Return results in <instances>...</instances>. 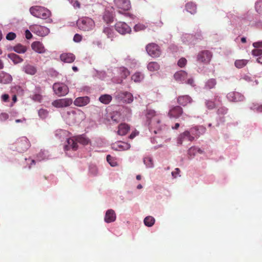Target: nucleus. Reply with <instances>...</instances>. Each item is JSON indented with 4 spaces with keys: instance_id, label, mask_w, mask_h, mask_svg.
<instances>
[{
    "instance_id": "f257e3e1",
    "label": "nucleus",
    "mask_w": 262,
    "mask_h": 262,
    "mask_svg": "<svg viewBox=\"0 0 262 262\" xmlns=\"http://www.w3.org/2000/svg\"><path fill=\"white\" fill-rule=\"evenodd\" d=\"M78 143L85 146L91 144V141L85 134L75 136L72 138H67L66 143L63 146L66 154H68V151L70 149L73 151L77 150L78 148Z\"/></svg>"
},
{
    "instance_id": "f03ea898",
    "label": "nucleus",
    "mask_w": 262,
    "mask_h": 262,
    "mask_svg": "<svg viewBox=\"0 0 262 262\" xmlns=\"http://www.w3.org/2000/svg\"><path fill=\"white\" fill-rule=\"evenodd\" d=\"M114 3L117 7L119 9L118 13L123 15L125 17L134 19L135 16L127 12L131 8L129 0H114Z\"/></svg>"
},
{
    "instance_id": "7ed1b4c3",
    "label": "nucleus",
    "mask_w": 262,
    "mask_h": 262,
    "mask_svg": "<svg viewBox=\"0 0 262 262\" xmlns=\"http://www.w3.org/2000/svg\"><path fill=\"white\" fill-rule=\"evenodd\" d=\"M30 146V143L27 138L26 137H21L17 139L15 142L11 146L10 148L18 152L23 153L27 151Z\"/></svg>"
},
{
    "instance_id": "20e7f679",
    "label": "nucleus",
    "mask_w": 262,
    "mask_h": 262,
    "mask_svg": "<svg viewBox=\"0 0 262 262\" xmlns=\"http://www.w3.org/2000/svg\"><path fill=\"white\" fill-rule=\"evenodd\" d=\"M30 12L33 16L44 19L48 18L51 15V12L49 9L39 6L31 7L30 8Z\"/></svg>"
},
{
    "instance_id": "39448f33",
    "label": "nucleus",
    "mask_w": 262,
    "mask_h": 262,
    "mask_svg": "<svg viewBox=\"0 0 262 262\" xmlns=\"http://www.w3.org/2000/svg\"><path fill=\"white\" fill-rule=\"evenodd\" d=\"M78 28L84 31H89L94 27L95 23L94 20L88 17H83L77 21Z\"/></svg>"
},
{
    "instance_id": "423d86ee",
    "label": "nucleus",
    "mask_w": 262,
    "mask_h": 262,
    "mask_svg": "<svg viewBox=\"0 0 262 262\" xmlns=\"http://www.w3.org/2000/svg\"><path fill=\"white\" fill-rule=\"evenodd\" d=\"M54 93L59 97L66 96L69 93V88L63 82H55L52 86Z\"/></svg>"
},
{
    "instance_id": "0eeeda50",
    "label": "nucleus",
    "mask_w": 262,
    "mask_h": 262,
    "mask_svg": "<svg viewBox=\"0 0 262 262\" xmlns=\"http://www.w3.org/2000/svg\"><path fill=\"white\" fill-rule=\"evenodd\" d=\"M29 29L33 33L40 37L48 35L50 32L48 28L38 25H31L29 27Z\"/></svg>"
},
{
    "instance_id": "6e6552de",
    "label": "nucleus",
    "mask_w": 262,
    "mask_h": 262,
    "mask_svg": "<svg viewBox=\"0 0 262 262\" xmlns=\"http://www.w3.org/2000/svg\"><path fill=\"white\" fill-rule=\"evenodd\" d=\"M212 54L209 50H203L199 52L196 56V61L199 63H208L212 58Z\"/></svg>"
},
{
    "instance_id": "1a4fd4ad",
    "label": "nucleus",
    "mask_w": 262,
    "mask_h": 262,
    "mask_svg": "<svg viewBox=\"0 0 262 262\" xmlns=\"http://www.w3.org/2000/svg\"><path fill=\"white\" fill-rule=\"evenodd\" d=\"M146 51L151 57H159L161 54L160 47L155 43H149L146 46Z\"/></svg>"
},
{
    "instance_id": "9d476101",
    "label": "nucleus",
    "mask_w": 262,
    "mask_h": 262,
    "mask_svg": "<svg viewBox=\"0 0 262 262\" xmlns=\"http://www.w3.org/2000/svg\"><path fill=\"white\" fill-rule=\"evenodd\" d=\"M115 29L119 34L123 35L132 32L130 27L125 22L122 21L117 22L115 25Z\"/></svg>"
},
{
    "instance_id": "9b49d317",
    "label": "nucleus",
    "mask_w": 262,
    "mask_h": 262,
    "mask_svg": "<svg viewBox=\"0 0 262 262\" xmlns=\"http://www.w3.org/2000/svg\"><path fill=\"white\" fill-rule=\"evenodd\" d=\"M49 159V153L47 150H41L40 152L36 156V160L34 159H31L30 158H29L27 159V158H25V160H28L29 161H30L31 163L29 164V165L28 166L29 169H30L31 168V166L32 165H34L36 163V161H41L43 160H46Z\"/></svg>"
},
{
    "instance_id": "f8f14e48",
    "label": "nucleus",
    "mask_w": 262,
    "mask_h": 262,
    "mask_svg": "<svg viewBox=\"0 0 262 262\" xmlns=\"http://www.w3.org/2000/svg\"><path fill=\"white\" fill-rule=\"evenodd\" d=\"M115 18L114 9L113 7L105 8L103 15V19L107 24H110L114 21Z\"/></svg>"
},
{
    "instance_id": "ddd939ff",
    "label": "nucleus",
    "mask_w": 262,
    "mask_h": 262,
    "mask_svg": "<svg viewBox=\"0 0 262 262\" xmlns=\"http://www.w3.org/2000/svg\"><path fill=\"white\" fill-rule=\"evenodd\" d=\"M73 102L71 98H62L54 100L52 105L57 108H61L70 106Z\"/></svg>"
},
{
    "instance_id": "4468645a",
    "label": "nucleus",
    "mask_w": 262,
    "mask_h": 262,
    "mask_svg": "<svg viewBox=\"0 0 262 262\" xmlns=\"http://www.w3.org/2000/svg\"><path fill=\"white\" fill-rule=\"evenodd\" d=\"M183 111L181 106L177 105L171 107L169 111L168 116L170 118H178L183 114Z\"/></svg>"
},
{
    "instance_id": "2eb2a0df",
    "label": "nucleus",
    "mask_w": 262,
    "mask_h": 262,
    "mask_svg": "<svg viewBox=\"0 0 262 262\" xmlns=\"http://www.w3.org/2000/svg\"><path fill=\"white\" fill-rule=\"evenodd\" d=\"M32 92L33 94L30 96V98L35 102H41L42 100L41 87L38 85H36Z\"/></svg>"
},
{
    "instance_id": "dca6fc26",
    "label": "nucleus",
    "mask_w": 262,
    "mask_h": 262,
    "mask_svg": "<svg viewBox=\"0 0 262 262\" xmlns=\"http://www.w3.org/2000/svg\"><path fill=\"white\" fill-rule=\"evenodd\" d=\"M227 98L230 101L238 102L243 101L245 97L242 94L237 92H232L229 93L227 95Z\"/></svg>"
},
{
    "instance_id": "f3484780",
    "label": "nucleus",
    "mask_w": 262,
    "mask_h": 262,
    "mask_svg": "<svg viewBox=\"0 0 262 262\" xmlns=\"http://www.w3.org/2000/svg\"><path fill=\"white\" fill-rule=\"evenodd\" d=\"M90 102L89 96H82L76 98L74 101V104L77 106L82 107L88 104Z\"/></svg>"
},
{
    "instance_id": "a211bd4d",
    "label": "nucleus",
    "mask_w": 262,
    "mask_h": 262,
    "mask_svg": "<svg viewBox=\"0 0 262 262\" xmlns=\"http://www.w3.org/2000/svg\"><path fill=\"white\" fill-rule=\"evenodd\" d=\"M194 137L191 135L190 132L185 130L183 133L181 134L178 138L177 143L179 145H182L183 141L187 140L189 141L194 140Z\"/></svg>"
},
{
    "instance_id": "6ab92c4d",
    "label": "nucleus",
    "mask_w": 262,
    "mask_h": 262,
    "mask_svg": "<svg viewBox=\"0 0 262 262\" xmlns=\"http://www.w3.org/2000/svg\"><path fill=\"white\" fill-rule=\"evenodd\" d=\"M206 131V128L202 125L195 126L192 127L189 132L191 136L195 137H198L201 135L204 134Z\"/></svg>"
},
{
    "instance_id": "aec40b11",
    "label": "nucleus",
    "mask_w": 262,
    "mask_h": 262,
    "mask_svg": "<svg viewBox=\"0 0 262 262\" xmlns=\"http://www.w3.org/2000/svg\"><path fill=\"white\" fill-rule=\"evenodd\" d=\"M22 71L26 74L34 75L37 71V68L29 63H25L22 67Z\"/></svg>"
},
{
    "instance_id": "412c9836",
    "label": "nucleus",
    "mask_w": 262,
    "mask_h": 262,
    "mask_svg": "<svg viewBox=\"0 0 262 262\" xmlns=\"http://www.w3.org/2000/svg\"><path fill=\"white\" fill-rule=\"evenodd\" d=\"M130 144L125 142H118L112 145V149L115 150H124L129 149Z\"/></svg>"
},
{
    "instance_id": "4be33fe9",
    "label": "nucleus",
    "mask_w": 262,
    "mask_h": 262,
    "mask_svg": "<svg viewBox=\"0 0 262 262\" xmlns=\"http://www.w3.org/2000/svg\"><path fill=\"white\" fill-rule=\"evenodd\" d=\"M182 41L186 45H194L196 41H194L193 34L185 33L181 36Z\"/></svg>"
},
{
    "instance_id": "5701e85b",
    "label": "nucleus",
    "mask_w": 262,
    "mask_h": 262,
    "mask_svg": "<svg viewBox=\"0 0 262 262\" xmlns=\"http://www.w3.org/2000/svg\"><path fill=\"white\" fill-rule=\"evenodd\" d=\"M116 219V215L114 210L108 209L105 214L104 221L107 223H110L114 222Z\"/></svg>"
},
{
    "instance_id": "b1692460",
    "label": "nucleus",
    "mask_w": 262,
    "mask_h": 262,
    "mask_svg": "<svg viewBox=\"0 0 262 262\" xmlns=\"http://www.w3.org/2000/svg\"><path fill=\"white\" fill-rule=\"evenodd\" d=\"M31 48L35 52L39 54L44 53L46 52V49L43 44L40 41H36L32 42Z\"/></svg>"
},
{
    "instance_id": "393cba45",
    "label": "nucleus",
    "mask_w": 262,
    "mask_h": 262,
    "mask_svg": "<svg viewBox=\"0 0 262 262\" xmlns=\"http://www.w3.org/2000/svg\"><path fill=\"white\" fill-rule=\"evenodd\" d=\"M60 60L65 63H72L75 59V56L71 53H63L60 55Z\"/></svg>"
},
{
    "instance_id": "a878e982",
    "label": "nucleus",
    "mask_w": 262,
    "mask_h": 262,
    "mask_svg": "<svg viewBox=\"0 0 262 262\" xmlns=\"http://www.w3.org/2000/svg\"><path fill=\"white\" fill-rule=\"evenodd\" d=\"M119 98L125 103H130L133 102L134 98L133 95L128 92H123L119 95Z\"/></svg>"
},
{
    "instance_id": "bb28decb",
    "label": "nucleus",
    "mask_w": 262,
    "mask_h": 262,
    "mask_svg": "<svg viewBox=\"0 0 262 262\" xmlns=\"http://www.w3.org/2000/svg\"><path fill=\"white\" fill-rule=\"evenodd\" d=\"M12 80V77L9 74L4 71L0 72V83L8 84Z\"/></svg>"
},
{
    "instance_id": "cd10ccee",
    "label": "nucleus",
    "mask_w": 262,
    "mask_h": 262,
    "mask_svg": "<svg viewBox=\"0 0 262 262\" xmlns=\"http://www.w3.org/2000/svg\"><path fill=\"white\" fill-rule=\"evenodd\" d=\"M187 76V73L186 72L181 70L176 72L173 77L176 80L183 83L186 80Z\"/></svg>"
},
{
    "instance_id": "c85d7f7f",
    "label": "nucleus",
    "mask_w": 262,
    "mask_h": 262,
    "mask_svg": "<svg viewBox=\"0 0 262 262\" xmlns=\"http://www.w3.org/2000/svg\"><path fill=\"white\" fill-rule=\"evenodd\" d=\"M192 101V98L189 95L180 96L178 97L177 99L178 103L183 106H185L188 103H190Z\"/></svg>"
},
{
    "instance_id": "c756f323",
    "label": "nucleus",
    "mask_w": 262,
    "mask_h": 262,
    "mask_svg": "<svg viewBox=\"0 0 262 262\" xmlns=\"http://www.w3.org/2000/svg\"><path fill=\"white\" fill-rule=\"evenodd\" d=\"M130 130V126L126 123H120L118 125L117 134L120 136L125 135Z\"/></svg>"
},
{
    "instance_id": "7c9ffc66",
    "label": "nucleus",
    "mask_w": 262,
    "mask_h": 262,
    "mask_svg": "<svg viewBox=\"0 0 262 262\" xmlns=\"http://www.w3.org/2000/svg\"><path fill=\"white\" fill-rule=\"evenodd\" d=\"M67 122L69 125L75 123L77 121V114L75 111L67 112Z\"/></svg>"
},
{
    "instance_id": "2f4dec72",
    "label": "nucleus",
    "mask_w": 262,
    "mask_h": 262,
    "mask_svg": "<svg viewBox=\"0 0 262 262\" xmlns=\"http://www.w3.org/2000/svg\"><path fill=\"white\" fill-rule=\"evenodd\" d=\"M196 5L192 2H188L185 5V10L191 14H194L196 12Z\"/></svg>"
},
{
    "instance_id": "473e14b6",
    "label": "nucleus",
    "mask_w": 262,
    "mask_h": 262,
    "mask_svg": "<svg viewBox=\"0 0 262 262\" xmlns=\"http://www.w3.org/2000/svg\"><path fill=\"white\" fill-rule=\"evenodd\" d=\"M7 56L15 64L21 63L24 60L20 56L14 53L8 54Z\"/></svg>"
},
{
    "instance_id": "72a5a7b5",
    "label": "nucleus",
    "mask_w": 262,
    "mask_h": 262,
    "mask_svg": "<svg viewBox=\"0 0 262 262\" xmlns=\"http://www.w3.org/2000/svg\"><path fill=\"white\" fill-rule=\"evenodd\" d=\"M112 100V97L109 94L101 95L99 98V100L100 102L104 104H108Z\"/></svg>"
},
{
    "instance_id": "f704fd0d",
    "label": "nucleus",
    "mask_w": 262,
    "mask_h": 262,
    "mask_svg": "<svg viewBox=\"0 0 262 262\" xmlns=\"http://www.w3.org/2000/svg\"><path fill=\"white\" fill-rule=\"evenodd\" d=\"M144 74L140 72H136L132 76V80L135 82H140L144 79Z\"/></svg>"
},
{
    "instance_id": "c9c22d12",
    "label": "nucleus",
    "mask_w": 262,
    "mask_h": 262,
    "mask_svg": "<svg viewBox=\"0 0 262 262\" xmlns=\"http://www.w3.org/2000/svg\"><path fill=\"white\" fill-rule=\"evenodd\" d=\"M143 222L146 226L151 227L154 225L155 219L151 216H147L144 218Z\"/></svg>"
},
{
    "instance_id": "e433bc0d",
    "label": "nucleus",
    "mask_w": 262,
    "mask_h": 262,
    "mask_svg": "<svg viewBox=\"0 0 262 262\" xmlns=\"http://www.w3.org/2000/svg\"><path fill=\"white\" fill-rule=\"evenodd\" d=\"M14 52L18 54H24L27 50V48L20 43L16 44Z\"/></svg>"
},
{
    "instance_id": "4c0bfd02",
    "label": "nucleus",
    "mask_w": 262,
    "mask_h": 262,
    "mask_svg": "<svg viewBox=\"0 0 262 262\" xmlns=\"http://www.w3.org/2000/svg\"><path fill=\"white\" fill-rule=\"evenodd\" d=\"M156 115V112L153 110H147L146 113V118L147 119V123L148 125L150 124L151 119Z\"/></svg>"
},
{
    "instance_id": "58836bf2",
    "label": "nucleus",
    "mask_w": 262,
    "mask_h": 262,
    "mask_svg": "<svg viewBox=\"0 0 262 262\" xmlns=\"http://www.w3.org/2000/svg\"><path fill=\"white\" fill-rule=\"evenodd\" d=\"M147 68L149 71L155 72L159 69L160 66L156 62H150L147 64Z\"/></svg>"
},
{
    "instance_id": "ea45409f",
    "label": "nucleus",
    "mask_w": 262,
    "mask_h": 262,
    "mask_svg": "<svg viewBox=\"0 0 262 262\" xmlns=\"http://www.w3.org/2000/svg\"><path fill=\"white\" fill-rule=\"evenodd\" d=\"M248 62V60L246 59L236 60L234 62V65L236 68L240 69L245 66Z\"/></svg>"
},
{
    "instance_id": "a19ab883",
    "label": "nucleus",
    "mask_w": 262,
    "mask_h": 262,
    "mask_svg": "<svg viewBox=\"0 0 262 262\" xmlns=\"http://www.w3.org/2000/svg\"><path fill=\"white\" fill-rule=\"evenodd\" d=\"M103 32L107 35V37L113 40L115 34L112 28L110 27H105L103 29Z\"/></svg>"
},
{
    "instance_id": "79ce46f5",
    "label": "nucleus",
    "mask_w": 262,
    "mask_h": 262,
    "mask_svg": "<svg viewBox=\"0 0 262 262\" xmlns=\"http://www.w3.org/2000/svg\"><path fill=\"white\" fill-rule=\"evenodd\" d=\"M216 84V80L214 78L209 79L205 83V88L208 89H213Z\"/></svg>"
},
{
    "instance_id": "37998d69",
    "label": "nucleus",
    "mask_w": 262,
    "mask_h": 262,
    "mask_svg": "<svg viewBox=\"0 0 262 262\" xmlns=\"http://www.w3.org/2000/svg\"><path fill=\"white\" fill-rule=\"evenodd\" d=\"M143 162L147 168H152L154 167L152 158L150 157H145L143 159Z\"/></svg>"
},
{
    "instance_id": "c03bdc74",
    "label": "nucleus",
    "mask_w": 262,
    "mask_h": 262,
    "mask_svg": "<svg viewBox=\"0 0 262 262\" xmlns=\"http://www.w3.org/2000/svg\"><path fill=\"white\" fill-rule=\"evenodd\" d=\"M255 9L256 12L262 16V0H258L255 4Z\"/></svg>"
},
{
    "instance_id": "a18cd8bd",
    "label": "nucleus",
    "mask_w": 262,
    "mask_h": 262,
    "mask_svg": "<svg viewBox=\"0 0 262 262\" xmlns=\"http://www.w3.org/2000/svg\"><path fill=\"white\" fill-rule=\"evenodd\" d=\"M38 114L41 119H45L48 117L49 112L47 110L40 108L38 111Z\"/></svg>"
},
{
    "instance_id": "49530a36",
    "label": "nucleus",
    "mask_w": 262,
    "mask_h": 262,
    "mask_svg": "<svg viewBox=\"0 0 262 262\" xmlns=\"http://www.w3.org/2000/svg\"><path fill=\"white\" fill-rule=\"evenodd\" d=\"M250 109L257 113H262V105L253 103L250 106Z\"/></svg>"
},
{
    "instance_id": "de8ad7c7",
    "label": "nucleus",
    "mask_w": 262,
    "mask_h": 262,
    "mask_svg": "<svg viewBox=\"0 0 262 262\" xmlns=\"http://www.w3.org/2000/svg\"><path fill=\"white\" fill-rule=\"evenodd\" d=\"M205 105L206 107L209 110H212L215 107V103L213 101L210 100H205Z\"/></svg>"
},
{
    "instance_id": "09e8293b",
    "label": "nucleus",
    "mask_w": 262,
    "mask_h": 262,
    "mask_svg": "<svg viewBox=\"0 0 262 262\" xmlns=\"http://www.w3.org/2000/svg\"><path fill=\"white\" fill-rule=\"evenodd\" d=\"M251 53L253 56L258 57L262 55V49L254 48L252 50Z\"/></svg>"
},
{
    "instance_id": "8fccbe9b",
    "label": "nucleus",
    "mask_w": 262,
    "mask_h": 262,
    "mask_svg": "<svg viewBox=\"0 0 262 262\" xmlns=\"http://www.w3.org/2000/svg\"><path fill=\"white\" fill-rule=\"evenodd\" d=\"M111 118L113 121L115 122L116 123L119 122L121 119V117L120 116L119 114L117 112L113 113V114L112 115Z\"/></svg>"
},
{
    "instance_id": "3c124183",
    "label": "nucleus",
    "mask_w": 262,
    "mask_h": 262,
    "mask_svg": "<svg viewBox=\"0 0 262 262\" xmlns=\"http://www.w3.org/2000/svg\"><path fill=\"white\" fill-rule=\"evenodd\" d=\"M197 151L196 146H192L188 150V154L190 157H194Z\"/></svg>"
},
{
    "instance_id": "603ef678",
    "label": "nucleus",
    "mask_w": 262,
    "mask_h": 262,
    "mask_svg": "<svg viewBox=\"0 0 262 262\" xmlns=\"http://www.w3.org/2000/svg\"><path fill=\"white\" fill-rule=\"evenodd\" d=\"M106 161L112 167H115L117 165V162L113 159V158L110 155H107Z\"/></svg>"
},
{
    "instance_id": "864d4df0",
    "label": "nucleus",
    "mask_w": 262,
    "mask_h": 262,
    "mask_svg": "<svg viewBox=\"0 0 262 262\" xmlns=\"http://www.w3.org/2000/svg\"><path fill=\"white\" fill-rule=\"evenodd\" d=\"M228 108L225 106L220 107L217 111V114L218 115H224L227 113Z\"/></svg>"
},
{
    "instance_id": "5fc2aeb1",
    "label": "nucleus",
    "mask_w": 262,
    "mask_h": 262,
    "mask_svg": "<svg viewBox=\"0 0 262 262\" xmlns=\"http://www.w3.org/2000/svg\"><path fill=\"white\" fill-rule=\"evenodd\" d=\"M16 37V35L14 32H10L6 35V38L8 40L11 41L14 40Z\"/></svg>"
},
{
    "instance_id": "6e6d98bb",
    "label": "nucleus",
    "mask_w": 262,
    "mask_h": 262,
    "mask_svg": "<svg viewBox=\"0 0 262 262\" xmlns=\"http://www.w3.org/2000/svg\"><path fill=\"white\" fill-rule=\"evenodd\" d=\"M89 172L93 176H96L97 173V169L95 165H91L89 166Z\"/></svg>"
},
{
    "instance_id": "4d7b16f0",
    "label": "nucleus",
    "mask_w": 262,
    "mask_h": 262,
    "mask_svg": "<svg viewBox=\"0 0 262 262\" xmlns=\"http://www.w3.org/2000/svg\"><path fill=\"white\" fill-rule=\"evenodd\" d=\"M187 63V60L184 57L181 58L178 61V65L181 68L184 67Z\"/></svg>"
},
{
    "instance_id": "13d9d810",
    "label": "nucleus",
    "mask_w": 262,
    "mask_h": 262,
    "mask_svg": "<svg viewBox=\"0 0 262 262\" xmlns=\"http://www.w3.org/2000/svg\"><path fill=\"white\" fill-rule=\"evenodd\" d=\"M145 26L144 25L138 24L135 25L134 27V30L137 32L140 30L145 29Z\"/></svg>"
},
{
    "instance_id": "bf43d9fd",
    "label": "nucleus",
    "mask_w": 262,
    "mask_h": 262,
    "mask_svg": "<svg viewBox=\"0 0 262 262\" xmlns=\"http://www.w3.org/2000/svg\"><path fill=\"white\" fill-rule=\"evenodd\" d=\"M225 117L223 116H221L219 115V116L217 117V118L216 119V126H219L221 123H223L225 122Z\"/></svg>"
},
{
    "instance_id": "052dcab7",
    "label": "nucleus",
    "mask_w": 262,
    "mask_h": 262,
    "mask_svg": "<svg viewBox=\"0 0 262 262\" xmlns=\"http://www.w3.org/2000/svg\"><path fill=\"white\" fill-rule=\"evenodd\" d=\"M73 41L75 42H79L82 40V36L78 33L74 35L73 37Z\"/></svg>"
},
{
    "instance_id": "680f3d73",
    "label": "nucleus",
    "mask_w": 262,
    "mask_h": 262,
    "mask_svg": "<svg viewBox=\"0 0 262 262\" xmlns=\"http://www.w3.org/2000/svg\"><path fill=\"white\" fill-rule=\"evenodd\" d=\"M31 30L30 29H26L25 31V37L27 39H30L32 38L33 37V35L31 32Z\"/></svg>"
},
{
    "instance_id": "e2e57ef3",
    "label": "nucleus",
    "mask_w": 262,
    "mask_h": 262,
    "mask_svg": "<svg viewBox=\"0 0 262 262\" xmlns=\"http://www.w3.org/2000/svg\"><path fill=\"white\" fill-rule=\"evenodd\" d=\"M9 118V115L5 113L0 114V121H5Z\"/></svg>"
},
{
    "instance_id": "0e129e2a",
    "label": "nucleus",
    "mask_w": 262,
    "mask_h": 262,
    "mask_svg": "<svg viewBox=\"0 0 262 262\" xmlns=\"http://www.w3.org/2000/svg\"><path fill=\"white\" fill-rule=\"evenodd\" d=\"M193 37L194 38V40L196 42L199 40H201L202 38V34L200 32L195 33L194 34H193Z\"/></svg>"
},
{
    "instance_id": "69168bd1",
    "label": "nucleus",
    "mask_w": 262,
    "mask_h": 262,
    "mask_svg": "<svg viewBox=\"0 0 262 262\" xmlns=\"http://www.w3.org/2000/svg\"><path fill=\"white\" fill-rule=\"evenodd\" d=\"M252 46L254 48H262V40H259L252 43Z\"/></svg>"
},
{
    "instance_id": "338daca9",
    "label": "nucleus",
    "mask_w": 262,
    "mask_h": 262,
    "mask_svg": "<svg viewBox=\"0 0 262 262\" xmlns=\"http://www.w3.org/2000/svg\"><path fill=\"white\" fill-rule=\"evenodd\" d=\"M9 95L8 94H3L1 96L2 100L5 102H8L9 100Z\"/></svg>"
},
{
    "instance_id": "774afa93",
    "label": "nucleus",
    "mask_w": 262,
    "mask_h": 262,
    "mask_svg": "<svg viewBox=\"0 0 262 262\" xmlns=\"http://www.w3.org/2000/svg\"><path fill=\"white\" fill-rule=\"evenodd\" d=\"M180 172V169L178 168H176L174 171L171 172V175L173 177V178H177V176L179 174Z\"/></svg>"
}]
</instances>
